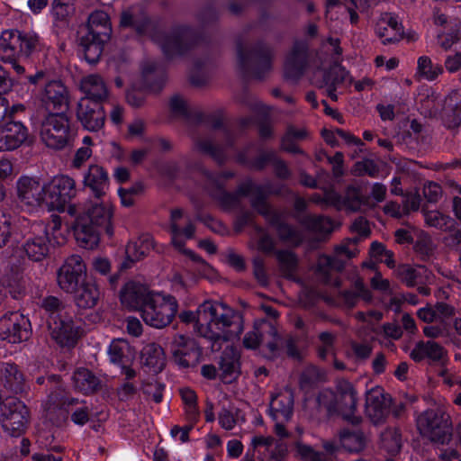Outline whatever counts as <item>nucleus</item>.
Masks as SVG:
<instances>
[{"mask_svg": "<svg viewBox=\"0 0 461 461\" xmlns=\"http://www.w3.org/2000/svg\"><path fill=\"white\" fill-rule=\"evenodd\" d=\"M111 32L109 17L105 12L95 11L90 14L87 32L80 40L85 59L88 63L94 64L99 59Z\"/></svg>", "mask_w": 461, "mask_h": 461, "instance_id": "obj_2", "label": "nucleus"}, {"mask_svg": "<svg viewBox=\"0 0 461 461\" xmlns=\"http://www.w3.org/2000/svg\"><path fill=\"white\" fill-rule=\"evenodd\" d=\"M19 205L29 212L47 208V195L44 181L38 177L21 176L16 183Z\"/></svg>", "mask_w": 461, "mask_h": 461, "instance_id": "obj_8", "label": "nucleus"}, {"mask_svg": "<svg viewBox=\"0 0 461 461\" xmlns=\"http://www.w3.org/2000/svg\"><path fill=\"white\" fill-rule=\"evenodd\" d=\"M294 397L288 389H284L272 396L270 413L275 420H287L293 413Z\"/></svg>", "mask_w": 461, "mask_h": 461, "instance_id": "obj_25", "label": "nucleus"}, {"mask_svg": "<svg viewBox=\"0 0 461 461\" xmlns=\"http://www.w3.org/2000/svg\"><path fill=\"white\" fill-rule=\"evenodd\" d=\"M41 105L49 113H64L68 107V91L59 80H51L45 84L38 95Z\"/></svg>", "mask_w": 461, "mask_h": 461, "instance_id": "obj_12", "label": "nucleus"}, {"mask_svg": "<svg viewBox=\"0 0 461 461\" xmlns=\"http://www.w3.org/2000/svg\"><path fill=\"white\" fill-rule=\"evenodd\" d=\"M41 140L50 149H62L69 139V122L64 113H49L41 122Z\"/></svg>", "mask_w": 461, "mask_h": 461, "instance_id": "obj_7", "label": "nucleus"}, {"mask_svg": "<svg viewBox=\"0 0 461 461\" xmlns=\"http://www.w3.org/2000/svg\"><path fill=\"white\" fill-rule=\"evenodd\" d=\"M185 32H174L170 34L162 36L159 44L163 51L169 55L178 52L181 49L182 42L185 38Z\"/></svg>", "mask_w": 461, "mask_h": 461, "instance_id": "obj_42", "label": "nucleus"}, {"mask_svg": "<svg viewBox=\"0 0 461 461\" xmlns=\"http://www.w3.org/2000/svg\"><path fill=\"white\" fill-rule=\"evenodd\" d=\"M41 306L49 314L48 327L52 338L61 346L73 345L81 330L72 319L58 313L60 306L59 299L48 296L42 300Z\"/></svg>", "mask_w": 461, "mask_h": 461, "instance_id": "obj_3", "label": "nucleus"}, {"mask_svg": "<svg viewBox=\"0 0 461 461\" xmlns=\"http://www.w3.org/2000/svg\"><path fill=\"white\" fill-rule=\"evenodd\" d=\"M277 258L285 274H290L297 262L294 253L289 250L279 251L277 253Z\"/></svg>", "mask_w": 461, "mask_h": 461, "instance_id": "obj_54", "label": "nucleus"}, {"mask_svg": "<svg viewBox=\"0 0 461 461\" xmlns=\"http://www.w3.org/2000/svg\"><path fill=\"white\" fill-rule=\"evenodd\" d=\"M77 116L83 127L89 131H97L104 125L105 111L98 102L81 99Z\"/></svg>", "mask_w": 461, "mask_h": 461, "instance_id": "obj_16", "label": "nucleus"}, {"mask_svg": "<svg viewBox=\"0 0 461 461\" xmlns=\"http://www.w3.org/2000/svg\"><path fill=\"white\" fill-rule=\"evenodd\" d=\"M82 142L83 146L76 150L71 162L72 167L77 169L82 167L93 155V150L91 148L93 145L92 139L89 136H86Z\"/></svg>", "mask_w": 461, "mask_h": 461, "instance_id": "obj_45", "label": "nucleus"}, {"mask_svg": "<svg viewBox=\"0 0 461 461\" xmlns=\"http://www.w3.org/2000/svg\"><path fill=\"white\" fill-rule=\"evenodd\" d=\"M153 247V240L149 234L131 240L125 249L126 258L129 261L141 259Z\"/></svg>", "mask_w": 461, "mask_h": 461, "instance_id": "obj_35", "label": "nucleus"}, {"mask_svg": "<svg viewBox=\"0 0 461 461\" xmlns=\"http://www.w3.org/2000/svg\"><path fill=\"white\" fill-rule=\"evenodd\" d=\"M73 294H75V302L77 307L82 309L95 307L101 297L100 289L92 279L83 282Z\"/></svg>", "mask_w": 461, "mask_h": 461, "instance_id": "obj_26", "label": "nucleus"}, {"mask_svg": "<svg viewBox=\"0 0 461 461\" xmlns=\"http://www.w3.org/2000/svg\"><path fill=\"white\" fill-rule=\"evenodd\" d=\"M47 228V233L49 230H51V242L56 245L63 244L66 240L67 230L62 228L61 219L59 215L52 214L50 221Z\"/></svg>", "mask_w": 461, "mask_h": 461, "instance_id": "obj_48", "label": "nucleus"}, {"mask_svg": "<svg viewBox=\"0 0 461 461\" xmlns=\"http://www.w3.org/2000/svg\"><path fill=\"white\" fill-rule=\"evenodd\" d=\"M50 242L46 226L42 222H35L31 227V233L26 239L23 249L31 259L40 261L48 255Z\"/></svg>", "mask_w": 461, "mask_h": 461, "instance_id": "obj_15", "label": "nucleus"}, {"mask_svg": "<svg viewBox=\"0 0 461 461\" xmlns=\"http://www.w3.org/2000/svg\"><path fill=\"white\" fill-rule=\"evenodd\" d=\"M49 211L64 212L69 202L77 195V184L68 175H56L44 181Z\"/></svg>", "mask_w": 461, "mask_h": 461, "instance_id": "obj_6", "label": "nucleus"}, {"mask_svg": "<svg viewBox=\"0 0 461 461\" xmlns=\"http://www.w3.org/2000/svg\"><path fill=\"white\" fill-rule=\"evenodd\" d=\"M371 0H329L326 7V18L330 21L356 23L357 12L364 11Z\"/></svg>", "mask_w": 461, "mask_h": 461, "instance_id": "obj_13", "label": "nucleus"}, {"mask_svg": "<svg viewBox=\"0 0 461 461\" xmlns=\"http://www.w3.org/2000/svg\"><path fill=\"white\" fill-rule=\"evenodd\" d=\"M81 91L85 94L82 99L91 102L102 101L107 97V87L104 80L97 75L84 77L80 84Z\"/></svg>", "mask_w": 461, "mask_h": 461, "instance_id": "obj_28", "label": "nucleus"}, {"mask_svg": "<svg viewBox=\"0 0 461 461\" xmlns=\"http://www.w3.org/2000/svg\"><path fill=\"white\" fill-rule=\"evenodd\" d=\"M75 216L73 231L77 245L86 249H95L100 240L97 226L87 221L85 216Z\"/></svg>", "mask_w": 461, "mask_h": 461, "instance_id": "obj_22", "label": "nucleus"}, {"mask_svg": "<svg viewBox=\"0 0 461 461\" xmlns=\"http://www.w3.org/2000/svg\"><path fill=\"white\" fill-rule=\"evenodd\" d=\"M426 222L438 229H448L452 225V220L438 211H431L425 215Z\"/></svg>", "mask_w": 461, "mask_h": 461, "instance_id": "obj_51", "label": "nucleus"}, {"mask_svg": "<svg viewBox=\"0 0 461 461\" xmlns=\"http://www.w3.org/2000/svg\"><path fill=\"white\" fill-rule=\"evenodd\" d=\"M150 294L146 286L134 282H129L121 293V302L129 309L140 310L141 312V307Z\"/></svg>", "mask_w": 461, "mask_h": 461, "instance_id": "obj_24", "label": "nucleus"}, {"mask_svg": "<svg viewBox=\"0 0 461 461\" xmlns=\"http://www.w3.org/2000/svg\"><path fill=\"white\" fill-rule=\"evenodd\" d=\"M338 447H342L348 451H360L365 447L363 437L357 433L343 432L340 435L339 446L334 443ZM339 449V448H337ZM338 450H336L337 452Z\"/></svg>", "mask_w": 461, "mask_h": 461, "instance_id": "obj_46", "label": "nucleus"}, {"mask_svg": "<svg viewBox=\"0 0 461 461\" xmlns=\"http://www.w3.org/2000/svg\"><path fill=\"white\" fill-rule=\"evenodd\" d=\"M221 375L226 383H230L239 374V361L236 355L222 357L220 362Z\"/></svg>", "mask_w": 461, "mask_h": 461, "instance_id": "obj_44", "label": "nucleus"}, {"mask_svg": "<svg viewBox=\"0 0 461 461\" xmlns=\"http://www.w3.org/2000/svg\"><path fill=\"white\" fill-rule=\"evenodd\" d=\"M175 297L159 292H152L141 307V318L151 327L161 329L168 325L177 312Z\"/></svg>", "mask_w": 461, "mask_h": 461, "instance_id": "obj_4", "label": "nucleus"}, {"mask_svg": "<svg viewBox=\"0 0 461 461\" xmlns=\"http://www.w3.org/2000/svg\"><path fill=\"white\" fill-rule=\"evenodd\" d=\"M219 423L226 430L232 429L238 423L237 413L232 411L222 410L219 414Z\"/></svg>", "mask_w": 461, "mask_h": 461, "instance_id": "obj_55", "label": "nucleus"}, {"mask_svg": "<svg viewBox=\"0 0 461 461\" xmlns=\"http://www.w3.org/2000/svg\"><path fill=\"white\" fill-rule=\"evenodd\" d=\"M175 343L177 348L174 349V354L180 357V365L188 366L198 359L200 352L193 340L184 336H178L175 339Z\"/></svg>", "mask_w": 461, "mask_h": 461, "instance_id": "obj_32", "label": "nucleus"}, {"mask_svg": "<svg viewBox=\"0 0 461 461\" xmlns=\"http://www.w3.org/2000/svg\"><path fill=\"white\" fill-rule=\"evenodd\" d=\"M375 32L382 43L398 41L403 34V28L397 16L393 14H382L375 25Z\"/></svg>", "mask_w": 461, "mask_h": 461, "instance_id": "obj_20", "label": "nucleus"}, {"mask_svg": "<svg viewBox=\"0 0 461 461\" xmlns=\"http://www.w3.org/2000/svg\"><path fill=\"white\" fill-rule=\"evenodd\" d=\"M402 443V437L397 429H391L382 434V446L391 456L400 452Z\"/></svg>", "mask_w": 461, "mask_h": 461, "instance_id": "obj_41", "label": "nucleus"}, {"mask_svg": "<svg viewBox=\"0 0 461 461\" xmlns=\"http://www.w3.org/2000/svg\"><path fill=\"white\" fill-rule=\"evenodd\" d=\"M1 285L8 290L14 298H17L24 294L28 278L20 269H11L1 278Z\"/></svg>", "mask_w": 461, "mask_h": 461, "instance_id": "obj_31", "label": "nucleus"}, {"mask_svg": "<svg viewBox=\"0 0 461 461\" xmlns=\"http://www.w3.org/2000/svg\"><path fill=\"white\" fill-rule=\"evenodd\" d=\"M310 227L318 232H329L331 230L332 223L327 217H313L310 219Z\"/></svg>", "mask_w": 461, "mask_h": 461, "instance_id": "obj_57", "label": "nucleus"}, {"mask_svg": "<svg viewBox=\"0 0 461 461\" xmlns=\"http://www.w3.org/2000/svg\"><path fill=\"white\" fill-rule=\"evenodd\" d=\"M326 68V64H322L321 68L314 67L312 68V80L314 85L320 87H325L329 96L332 100H336V86L344 79L346 72L336 63L333 65L329 64V71H327Z\"/></svg>", "mask_w": 461, "mask_h": 461, "instance_id": "obj_17", "label": "nucleus"}, {"mask_svg": "<svg viewBox=\"0 0 461 461\" xmlns=\"http://www.w3.org/2000/svg\"><path fill=\"white\" fill-rule=\"evenodd\" d=\"M194 234V227L192 224L187 225L183 230H181V235L178 238V241L182 244L181 249L176 248L180 252L187 255L190 257L193 260L198 261L199 258L194 255V253L189 249H184V242L182 240V237L184 236L185 239H191Z\"/></svg>", "mask_w": 461, "mask_h": 461, "instance_id": "obj_58", "label": "nucleus"}, {"mask_svg": "<svg viewBox=\"0 0 461 461\" xmlns=\"http://www.w3.org/2000/svg\"><path fill=\"white\" fill-rule=\"evenodd\" d=\"M321 134L325 141L331 146L338 144V139L344 140L348 144H361V140L358 138L353 136L349 132L344 131L343 130H336L335 131L324 130Z\"/></svg>", "mask_w": 461, "mask_h": 461, "instance_id": "obj_47", "label": "nucleus"}, {"mask_svg": "<svg viewBox=\"0 0 461 461\" xmlns=\"http://www.w3.org/2000/svg\"><path fill=\"white\" fill-rule=\"evenodd\" d=\"M305 51L306 46L303 42L294 45L285 62L286 77L295 78L305 71Z\"/></svg>", "mask_w": 461, "mask_h": 461, "instance_id": "obj_27", "label": "nucleus"}, {"mask_svg": "<svg viewBox=\"0 0 461 461\" xmlns=\"http://www.w3.org/2000/svg\"><path fill=\"white\" fill-rule=\"evenodd\" d=\"M423 193L429 202H436L441 195V187L435 183H428L424 185Z\"/></svg>", "mask_w": 461, "mask_h": 461, "instance_id": "obj_61", "label": "nucleus"}, {"mask_svg": "<svg viewBox=\"0 0 461 461\" xmlns=\"http://www.w3.org/2000/svg\"><path fill=\"white\" fill-rule=\"evenodd\" d=\"M68 212L70 215L85 216L93 225L107 227V232L112 234L109 224L113 216V204L105 196L89 200L82 211L77 205L71 204L68 207Z\"/></svg>", "mask_w": 461, "mask_h": 461, "instance_id": "obj_10", "label": "nucleus"}, {"mask_svg": "<svg viewBox=\"0 0 461 461\" xmlns=\"http://www.w3.org/2000/svg\"><path fill=\"white\" fill-rule=\"evenodd\" d=\"M386 409L383 389L375 387L367 392L366 399V414L374 422H379L384 416Z\"/></svg>", "mask_w": 461, "mask_h": 461, "instance_id": "obj_29", "label": "nucleus"}, {"mask_svg": "<svg viewBox=\"0 0 461 461\" xmlns=\"http://www.w3.org/2000/svg\"><path fill=\"white\" fill-rule=\"evenodd\" d=\"M21 32L17 30L4 31L0 36V59H10L19 56Z\"/></svg>", "mask_w": 461, "mask_h": 461, "instance_id": "obj_33", "label": "nucleus"}, {"mask_svg": "<svg viewBox=\"0 0 461 461\" xmlns=\"http://www.w3.org/2000/svg\"><path fill=\"white\" fill-rule=\"evenodd\" d=\"M459 40V33L450 32V33H439L438 35V44L440 45L443 49L448 50L455 43H456Z\"/></svg>", "mask_w": 461, "mask_h": 461, "instance_id": "obj_59", "label": "nucleus"}, {"mask_svg": "<svg viewBox=\"0 0 461 461\" xmlns=\"http://www.w3.org/2000/svg\"><path fill=\"white\" fill-rule=\"evenodd\" d=\"M445 68L449 73H455L461 68V53L448 55L445 59Z\"/></svg>", "mask_w": 461, "mask_h": 461, "instance_id": "obj_60", "label": "nucleus"}, {"mask_svg": "<svg viewBox=\"0 0 461 461\" xmlns=\"http://www.w3.org/2000/svg\"><path fill=\"white\" fill-rule=\"evenodd\" d=\"M445 113H453L456 117L461 118V90L451 93L445 100Z\"/></svg>", "mask_w": 461, "mask_h": 461, "instance_id": "obj_52", "label": "nucleus"}, {"mask_svg": "<svg viewBox=\"0 0 461 461\" xmlns=\"http://www.w3.org/2000/svg\"><path fill=\"white\" fill-rule=\"evenodd\" d=\"M445 355L446 351L441 346L434 341H428L418 343L412 349L411 357L417 362L424 359L439 361L444 358Z\"/></svg>", "mask_w": 461, "mask_h": 461, "instance_id": "obj_30", "label": "nucleus"}, {"mask_svg": "<svg viewBox=\"0 0 461 461\" xmlns=\"http://www.w3.org/2000/svg\"><path fill=\"white\" fill-rule=\"evenodd\" d=\"M417 314L425 322L444 321L445 318L453 314V308L445 303H438L435 307L426 306L420 308Z\"/></svg>", "mask_w": 461, "mask_h": 461, "instance_id": "obj_38", "label": "nucleus"}, {"mask_svg": "<svg viewBox=\"0 0 461 461\" xmlns=\"http://www.w3.org/2000/svg\"><path fill=\"white\" fill-rule=\"evenodd\" d=\"M129 351L130 346L125 340L114 339L108 348L109 358L113 364L122 365Z\"/></svg>", "mask_w": 461, "mask_h": 461, "instance_id": "obj_43", "label": "nucleus"}, {"mask_svg": "<svg viewBox=\"0 0 461 461\" xmlns=\"http://www.w3.org/2000/svg\"><path fill=\"white\" fill-rule=\"evenodd\" d=\"M0 411L2 427L7 434L19 437L25 431L29 412L23 402L16 398H7Z\"/></svg>", "mask_w": 461, "mask_h": 461, "instance_id": "obj_9", "label": "nucleus"}, {"mask_svg": "<svg viewBox=\"0 0 461 461\" xmlns=\"http://www.w3.org/2000/svg\"><path fill=\"white\" fill-rule=\"evenodd\" d=\"M170 282H171L172 289L176 293L185 291L186 288H188L191 285V283H192V282L185 281L183 276L178 273H175L172 275V276L170 278Z\"/></svg>", "mask_w": 461, "mask_h": 461, "instance_id": "obj_64", "label": "nucleus"}, {"mask_svg": "<svg viewBox=\"0 0 461 461\" xmlns=\"http://www.w3.org/2000/svg\"><path fill=\"white\" fill-rule=\"evenodd\" d=\"M325 453L315 451L312 447L303 443H297L295 446L297 455L304 461H330L338 447L333 442L324 444Z\"/></svg>", "mask_w": 461, "mask_h": 461, "instance_id": "obj_34", "label": "nucleus"}, {"mask_svg": "<svg viewBox=\"0 0 461 461\" xmlns=\"http://www.w3.org/2000/svg\"><path fill=\"white\" fill-rule=\"evenodd\" d=\"M420 203V197L418 193H410L405 195L404 207L405 212L416 211L419 209Z\"/></svg>", "mask_w": 461, "mask_h": 461, "instance_id": "obj_63", "label": "nucleus"}, {"mask_svg": "<svg viewBox=\"0 0 461 461\" xmlns=\"http://www.w3.org/2000/svg\"><path fill=\"white\" fill-rule=\"evenodd\" d=\"M28 138L27 128L20 122L10 121L0 126V151H12Z\"/></svg>", "mask_w": 461, "mask_h": 461, "instance_id": "obj_19", "label": "nucleus"}, {"mask_svg": "<svg viewBox=\"0 0 461 461\" xmlns=\"http://www.w3.org/2000/svg\"><path fill=\"white\" fill-rule=\"evenodd\" d=\"M184 319L194 321L197 332L212 341L213 348L216 344L238 340L243 330L241 316L227 304L216 301H205L195 313H185Z\"/></svg>", "mask_w": 461, "mask_h": 461, "instance_id": "obj_1", "label": "nucleus"}, {"mask_svg": "<svg viewBox=\"0 0 461 461\" xmlns=\"http://www.w3.org/2000/svg\"><path fill=\"white\" fill-rule=\"evenodd\" d=\"M182 400L185 403V412L190 420H195L199 411L196 406V394L190 388H182L180 390Z\"/></svg>", "mask_w": 461, "mask_h": 461, "instance_id": "obj_49", "label": "nucleus"}, {"mask_svg": "<svg viewBox=\"0 0 461 461\" xmlns=\"http://www.w3.org/2000/svg\"><path fill=\"white\" fill-rule=\"evenodd\" d=\"M86 266L78 255L69 256L58 272V284L67 293H74L85 282Z\"/></svg>", "mask_w": 461, "mask_h": 461, "instance_id": "obj_11", "label": "nucleus"}, {"mask_svg": "<svg viewBox=\"0 0 461 461\" xmlns=\"http://www.w3.org/2000/svg\"><path fill=\"white\" fill-rule=\"evenodd\" d=\"M443 68L439 64H435L427 56H421L418 59L417 73L424 79L432 81L441 73Z\"/></svg>", "mask_w": 461, "mask_h": 461, "instance_id": "obj_40", "label": "nucleus"}, {"mask_svg": "<svg viewBox=\"0 0 461 461\" xmlns=\"http://www.w3.org/2000/svg\"><path fill=\"white\" fill-rule=\"evenodd\" d=\"M357 405L356 392L348 381H340L337 385V393L332 408L339 411L344 419L357 422V420L354 416Z\"/></svg>", "mask_w": 461, "mask_h": 461, "instance_id": "obj_18", "label": "nucleus"}, {"mask_svg": "<svg viewBox=\"0 0 461 461\" xmlns=\"http://www.w3.org/2000/svg\"><path fill=\"white\" fill-rule=\"evenodd\" d=\"M14 85L7 71L0 65V95L9 92Z\"/></svg>", "mask_w": 461, "mask_h": 461, "instance_id": "obj_62", "label": "nucleus"}, {"mask_svg": "<svg viewBox=\"0 0 461 461\" xmlns=\"http://www.w3.org/2000/svg\"><path fill=\"white\" fill-rule=\"evenodd\" d=\"M82 183L90 189L95 198L105 196L109 189L108 174L97 164H91L84 172Z\"/></svg>", "mask_w": 461, "mask_h": 461, "instance_id": "obj_21", "label": "nucleus"}, {"mask_svg": "<svg viewBox=\"0 0 461 461\" xmlns=\"http://www.w3.org/2000/svg\"><path fill=\"white\" fill-rule=\"evenodd\" d=\"M1 377L4 385L13 392H21L23 389L24 378L17 366L11 363L4 364L1 369Z\"/></svg>", "mask_w": 461, "mask_h": 461, "instance_id": "obj_37", "label": "nucleus"}, {"mask_svg": "<svg viewBox=\"0 0 461 461\" xmlns=\"http://www.w3.org/2000/svg\"><path fill=\"white\" fill-rule=\"evenodd\" d=\"M416 424L420 433L431 441L444 445L451 439L450 419L442 410L422 412L417 417Z\"/></svg>", "mask_w": 461, "mask_h": 461, "instance_id": "obj_5", "label": "nucleus"}, {"mask_svg": "<svg viewBox=\"0 0 461 461\" xmlns=\"http://www.w3.org/2000/svg\"><path fill=\"white\" fill-rule=\"evenodd\" d=\"M357 253V250L355 248V241H350L346 245H342L337 249V258H331L328 256H322L319 258L317 271L320 275L323 276V279L327 281L326 276H328L330 269H340L342 267L340 263L342 258H350L355 257Z\"/></svg>", "mask_w": 461, "mask_h": 461, "instance_id": "obj_23", "label": "nucleus"}, {"mask_svg": "<svg viewBox=\"0 0 461 461\" xmlns=\"http://www.w3.org/2000/svg\"><path fill=\"white\" fill-rule=\"evenodd\" d=\"M75 386L85 393L94 392L99 385V379L89 370L85 368L77 369L73 376Z\"/></svg>", "mask_w": 461, "mask_h": 461, "instance_id": "obj_39", "label": "nucleus"}, {"mask_svg": "<svg viewBox=\"0 0 461 461\" xmlns=\"http://www.w3.org/2000/svg\"><path fill=\"white\" fill-rule=\"evenodd\" d=\"M184 216L180 209H176L171 212V231H172V243L176 248L181 249L182 244L178 241L181 235V229L178 221Z\"/></svg>", "mask_w": 461, "mask_h": 461, "instance_id": "obj_53", "label": "nucleus"}, {"mask_svg": "<svg viewBox=\"0 0 461 461\" xmlns=\"http://www.w3.org/2000/svg\"><path fill=\"white\" fill-rule=\"evenodd\" d=\"M29 320L15 312L0 319V339L9 343H20L29 338Z\"/></svg>", "mask_w": 461, "mask_h": 461, "instance_id": "obj_14", "label": "nucleus"}, {"mask_svg": "<svg viewBox=\"0 0 461 461\" xmlns=\"http://www.w3.org/2000/svg\"><path fill=\"white\" fill-rule=\"evenodd\" d=\"M39 38L34 33H27L23 35L21 33V41L19 44V56H29L38 49Z\"/></svg>", "mask_w": 461, "mask_h": 461, "instance_id": "obj_50", "label": "nucleus"}, {"mask_svg": "<svg viewBox=\"0 0 461 461\" xmlns=\"http://www.w3.org/2000/svg\"><path fill=\"white\" fill-rule=\"evenodd\" d=\"M11 219L5 212L0 210V248L8 241L11 234Z\"/></svg>", "mask_w": 461, "mask_h": 461, "instance_id": "obj_56", "label": "nucleus"}, {"mask_svg": "<svg viewBox=\"0 0 461 461\" xmlns=\"http://www.w3.org/2000/svg\"><path fill=\"white\" fill-rule=\"evenodd\" d=\"M141 357L143 363L149 366L153 372L157 373L163 369L165 357L160 346L155 343L146 345L141 351Z\"/></svg>", "mask_w": 461, "mask_h": 461, "instance_id": "obj_36", "label": "nucleus"}]
</instances>
